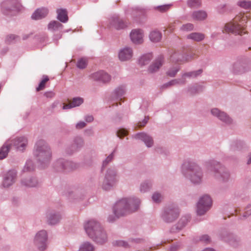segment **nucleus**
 <instances>
[{
  "label": "nucleus",
  "instance_id": "obj_1",
  "mask_svg": "<svg viewBox=\"0 0 251 251\" xmlns=\"http://www.w3.org/2000/svg\"><path fill=\"white\" fill-rule=\"evenodd\" d=\"M180 170L184 177L194 185H200L202 182L203 173L202 168L195 161L190 159L184 160Z\"/></svg>",
  "mask_w": 251,
  "mask_h": 251
},
{
  "label": "nucleus",
  "instance_id": "obj_33",
  "mask_svg": "<svg viewBox=\"0 0 251 251\" xmlns=\"http://www.w3.org/2000/svg\"><path fill=\"white\" fill-rule=\"evenodd\" d=\"M162 33L157 30L151 31L149 35L150 40L153 43H157L162 39Z\"/></svg>",
  "mask_w": 251,
  "mask_h": 251
},
{
  "label": "nucleus",
  "instance_id": "obj_57",
  "mask_svg": "<svg viewBox=\"0 0 251 251\" xmlns=\"http://www.w3.org/2000/svg\"><path fill=\"white\" fill-rule=\"evenodd\" d=\"M149 118L148 117H145L143 120L141 122H139L134 126V129H137V128H141L144 127L148 122Z\"/></svg>",
  "mask_w": 251,
  "mask_h": 251
},
{
  "label": "nucleus",
  "instance_id": "obj_50",
  "mask_svg": "<svg viewBox=\"0 0 251 251\" xmlns=\"http://www.w3.org/2000/svg\"><path fill=\"white\" fill-rule=\"evenodd\" d=\"M171 6L172 4H164L155 6L154 9L160 12L164 13L170 9Z\"/></svg>",
  "mask_w": 251,
  "mask_h": 251
},
{
  "label": "nucleus",
  "instance_id": "obj_62",
  "mask_svg": "<svg viewBox=\"0 0 251 251\" xmlns=\"http://www.w3.org/2000/svg\"><path fill=\"white\" fill-rule=\"evenodd\" d=\"M127 134V131L124 128L119 129L117 132V135L120 138H122Z\"/></svg>",
  "mask_w": 251,
  "mask_h": 251
},
{
  "label": "nucleus",
  "instance_id": "obj_48",
  "mask_svg": "<svg viewBox=\"0 0 251 251\" xmlns=\"http://www.w3.org/2000/svg\"><path fill=\"white\" fill-rule=\"evenodd\" d=\"M115 151L116 149L114 150V151L103 161L102 170L113 160Z\"/></svg>",
  "mask_w": 251,
  "mask_h": 251
},
{
  "label": "nucleus",
  "instance_id": "obj_49",
  "mask_svg": "<svg viewBox=\"0 0 251 251\" xmlns=\"http://www.w3.org/2000/svg\"><path fill=\"white\" fill-rule=\"evenodd\" d=\"M78 151H79L78 150L72 143L67 146L65 150L66 154L69 155H71Z\"/></svg>",
  "mask_w": 251,
  "mask_h": 251
},
{
  "label": "nucleus",
  "instance_id": "obj_41",
  "mask_svg": "<svg viewBox=\"0 0 251 251\" xmlns=\"http://www.w3.org/2000/svg\"><path fill=\"white\" fill-rule=\"evenodd\" d=\"M152 58L151 53H148L142 55L139 59V63L141 66L148 64Z\"/></svg>",
  "mask_w": 251,
  "mask_h": 251
},
{
  "label": "nucleus",
  "instance_id": "obj_13",
  "mask_svg": "<svg viewBox=\"0 0 251 251\" xmlns=\"http://www.w3.org/2000/svg\"><path fill=\"white\" fill-rule=\"evenodd\" d=\"M250 70L248 63L244 60H238L232 65L231 72L235 75H242Z\"/></svg>",
  "mask_w": 251,
  "mask_h": 251
},
{
  "label": "nucleus",
  "instance_id": "obj_45",
  "mask_svg": "<svg viewBox=\"0 0 251 251\" xmlns=\"http://www.w3.org/2000/svg\"><path fill=\"white\" fill-rule=\"evenodd\" d=\"M197 242H200L202 244L206 245L210 244L212 241L210 237L207 234H203L200 235L198 239L196 240Z\"/></svg>",
  "mask_w": 251,
  "mask_h": 251
},
{
  "label": "nucleus",
  "instance_id": "obj_5",
  "mask_svg": "<svg viewBox=\"0 0 251 251\" xmlns=\"http://www.w3.org/2000/svg\"><path fill=\"white\" fill-rule=\"evenodd\" d=\"M206 169L213 173V176L218 181L226 183L228 182L230 177L229 171L224 167L218 161L210 160L206 161L204 163Z\"/></svg>",
  "mask_w": 251,
  "mask_h": 251
},
{
  "label": "nucleus",
  "instance_id": "obj_51",
  "mask_svg": "<svg viewBox=\"0 0 251 251\" xmlns=\"http://www.w3.org/2000/svg\"><path fill=\"white\" fill-rule=\"evenodd\" d=\"M84 101L83 99L80 97H75L73 99L72 101H71L72 106L74 107L79 106L82 103H83Z\"/></svg>",
  "mask_w": 251,
  "mask_h": 251
},
{
  "label": "nucleus",
  "instance_id": "obj_20",
  "mask_svg": "<svg viewBox=\"0 0 251 251\" xmlns=\"http://www.w3.org/2000/svg\"><path fill=\"white\" fill-rule=\"evenodd\" d=\"M17 172L15 170H9L5 175L2 185L4 187H9L16 181Z\"/></svg>",
  "mask_w": 251,
  "mask_h": 251
},
{
  "label": "nucleus",
  "instance_id": "obj_6",
  "mask_svg": "<svg viewBox=\"0 0 251 251\" xmlns=\"http://www.w3.org/2000/svg\"><path fill=\"white\" fill-rule=\"evenodd\" d=\"M118 182L117 170L114 167H110L106 171L101 184V188L109 191L116 186Z\"/></svg>",
  "mask_w": 251,
  "mask_h": 251
},
{
  "label": "nucleus",
  "instance_id": "obj_29",
  "mask_svg": "<svg viewBox=\"0 0 251 251\" xmlns=\"http://www.w3.org/2000/svg\"><path fill=\"white\" fill-rule=\"evenodd\" d=\"M10 141H6L0 149V159H3L6 158L8 153L11 149Z\"/></svg>",
  "mask_w": 251,
  "mask_h": 251
},
{
  "label": "nucleus",
  "instance_id": "obj_23",
  "mask_svg": "<svg viewBox=\"0 0 251 251\" xmlns=\"http://www.w3.org/2000/svg\"><path fill=\"white\" fill-rule=\"evenodd\" d=\"M133 56V50L129 47H125L121 49L118 53V57L120 61H126L130 60Z\"/></svg>",
  "mask_w": 251,
  "mask_h": 251
},
{
  "label": "nucleus",
  "instance_id": "obj_26",
  "mask_svg": "<svg viewBox=\"0 0 251 251\" xmlns=\"http://www.w3.org/2000/svg\"><path fill=\"white\" fill-rule=\"evenodd\" d=\"M188 58H184V53L182 50L175 51L170 56L171 62L176 63H183L184 60H187Z\"/></svg>",
  "mask_w": 251,
  "mask_h": 251
},
{
  "label": "nucleus",
  "instance_id": "obj_34",
  "mask_svg": "<svg viewBox=\"0 0 251 251\" xmlns=\"http://www.w3.org/2000/svg\"><path fill=\"white\" fill-rule=\"evenodd\" d=\"M63 26V25L58 21H52L49 24L48 27L49 30L55 32L61 30Z\"/></svg>",
  "mask_w": 251,
  "mask_h": 251
},
{
  "label": "nucleus",
  "instance_id": "obj_21",
  "mask_svg": "<svg viewBox=\"0 0 251 251\" xmlns=\"http://www.w3.org/2000/svg\"><path fill=\"white\" fill-rule=\"evenodd\" d=\"M164 63V57L161 55H159L150 65L148 72L151 74L158 72Z\"/></svg>",
  "mask_w": 251,
  "mask_h": 251
},
{
  "label": "nucleus",
  "instance_id": "obj_53",
  "mask_svg": "<svg viewBox=\"0 0 251 251\" xmlns=\"http://www.w3.org/2000/svg\"><path fill=\"white\" fill-rule=\"evenodd\" d=\"M201 0H188L187 4L191 8H197L201 5Z\"/></svg>",
  "mask_w": 251,
  "mask_h": 251
},
{
  "label": "nucleus",
  "instance_id": "obj_18",
  "mask_svg": "<svg viewBox=\"0 0 251 251\" xmlns=\"http://www.w3.org/2000/svg\"><path fill=\"white\" fill-rule=\"evenodd\" d=\"M91 77L95 81L104 84L109 82L111 79V75L103 71H100L92 74Z\"/></svg>",
  "mask_w": 251,
  "mask_h": 251
},
{
  "label": "nucleus",
  "instance_id": "obj_35",
  "mask_svg": "<svg viewBox=\"0 0 251 251\" xmlns=\"http://www.w3.org/2000/svg\"><path fill=\"white\" fill-rule=\"evenodd\" d=\"M57 18L60 22L65 23L68 21L67 12L66 9H59L57 10Z\"/></svg>",
  "mask_w": 251,
  "mask_h": 251
},
{
  "label": "nucleus",
  "instance_id": "obj_3",
  "mask_svg": "<svg viewBox=\"0 0 251 251\" xmlns=\"http://www.w3.org/2000/svg\"><path fill=\"white\" fill-rule=\"evenodd\" d=\"M84 229L90 238L99 245H103L107 242V234L97 221L91 220L84 225Z\"/></svg>",
  "mask_w": 251,
  "mask_h": 251
},
{
  "label": "nucleus",
  "instance_id": "obj_44",
  "mask_svg": "<svg viewBox=\"0 0 251 251\" xmlns=\"http://www.w3.org/2000/svg\"><path fill=\"white\" fill-rule=\"evenodd\" d=\"M219 120L227 125H231L233 123L232 119L226 112L224 111L222 113Z\"/></svg>",
  "mask_w": 251,
  "mask_h": 251
},
{
  "label": "nucleus",
  "instance_id": "obj_54",
  "mask_svg": "<svg viewBox=\"0 0 251 251\" xmlns=\"http://www.w3.org/2000/svg\"><path fill=\"white\" fill-rule=\"evenodd\" d=\"M235 21L237 22H240L242 24L246 23L248 20V16L245 15L244 14L240 13L235 17Z\"/></svg>",
  "mask_w": 251,
  "mask_h": 251
},
{
  "label": "nucleus",
  "instance_id": "obj_61",
  "mask_svg": "<svg viewBox=\"0 0 251 251\" xmlns=\"http://www.w3.org/2000/svg\"><path fill=\"white\" fill-rule=\"evenodd\" d=\"M251 215V204H248L245 208V211L242 215L243 218H247Z\"/></svg>",
  "mask_w": 251,
  "mask_h": 251
},
{
  "label": "nucleus",
  "instance_id": "obj_7",
  "mask_svg": "<svg viewBox=\"0 0 251 251\" xmlns=\"http://www.w3.org/2000/svg\"><path fill=\"white\" fill-rule=\"evenodd\" d=\"M53 167L57 172H70L77 169L79 165L71 160L59 158L54 162Z\"/></svg>",
  "mask_w": 251,
  "mask_h": 251
},
{
  "label": "nucleus",
  "instance_id": "obj_59",
  "mask_svg": "<svg viewBox=\"0 0 251 251\" xmlns=\"http://www.w3.org/2000/svg\"><path fill=\"white\" fill-rule=\"evenodd\" d=\"M223 111L220 110L218 108H214L211 110V114L214 117L217 118L219 120L221 117V115Z\"/></svg>",
  "mask_w": 251,
  "mask_h": 251
},
{
  "label": "nucleus",
  "instance_id": "obj_15",
  "mask_svg": "<svg viewBox=\"0 0 251 251\" xmlns=\"http://www.w3.org/2000/svg\"><path fill=\"white\" fill-rule=\"evenodd\" d=\"M132 137L144 142L147 148H151L154 145V140L152 137L145 132H138L133 135Z\"/></svg>",
  "mask_w": 251,
  "mask_h": 251
},
{
  "label": "nucleus",
  "instance_id": "obj_56",
  "mask_svg": "<svg viewBox=\"0 0 251 251\" xmlns=\"http://www.w3.org/2000/svg\"><path fill=\"white\" fill-rule=\"evenodd\" d=\"M87 65V60L86 58H82L79 59L77 63V67L79 69L85 68Z\"/></svg>",
  "mask_w": 251,
  "mask_h": 251
},
{
  "label": "nucleus",
  "instance_id": "obj_17",
  "mask_svg": "<svg viewBox=\"0 0 251 251\" xmlns=\"http://www.w3.org/2000/svg\"><path fill=\"white\" fill-rule=\"evenodd\" d=\"M126 92V85H120L116 87L111 94V100L113 101H121L124 98Z\"/></svg>",
  "mask_w": 251,
  "mask_h": 251
},
{
  "label": "nucleus",
  "instance_id": "obj_47",
  "mask_svg": "<svg viewBox=\"0 0 251 251\" xmlns=\"http://www.w3.org/2000/svg\"><path fill=\"white\" fill-rule=\"evenodd\" d=\"M34 170V165L31 160H28L23 168V172H31Z\"/></svg>",
  "mask_w": 251,
  "mask_h": 251
},
{
  "label": "nucleus",
  "instance_id": "obj_10",
  "mask_svg": "<svg viewBox=\"0 0 251 251\" xmlns=\"http://www.w3.org/2000/svg\"><path fill=\"white\" fill-rule=\"evenodd\" d=\"M34 243L39 251L46 250L48 246L47 232L45 230L38 231L35 236Z\"/></svg>",
  "mask_w": 251,
  "mask_h": 251
},
{
  "label": "nucleus",
  "instance_id": "obj_39",
  "mask_svg": "<svg viewBox=\"0 0 251 251\" xmlns=\"http://www.w3.org/2000/svg\"><path fill=\"white\" fill-rule=\"evenodd\" d=\"M192 16L194 20L202 21L206 18L207 14L204 11L199 10L193 12Z\"/></svg>",
  "mask_w": 251,
  "mask_h": 251
},
{
  "label": "nucleus",
  "instance_id": "obj_14",
  "mask_svg": "<svg viewBox=\"0 0 251 251\" xmlns=\"http://www.w3.org/2000/svg\"><path fill=\"white\" fill-rule=\"evenodd\" d=\"M7 141H10L11 147H14L17 150L23 151L26 147L28 144V140L25 136L16 137L14 138H10Z\"/></svg>",
  "mask_w": 251,
  "mask_h": 251
},
{
  "label": "nucleus",
  "instance_id": "obj_43",
  "mask_svg": "<svg viewBox=\"0 0 251 251\" xmlns=\"http://www.w3.org/2000/svg\"><path fill=\"white\" fill-rule=\"evenodd\" d=\"M180 68L179 66H172L167 71L166 74L167 76L174 77H175L177 73L179 71Z\"/></svg>",
  "mask_w": 251,
  "mask_h": 251
},
{
  "label": "nucleus",
  "instance_id": "obj_60",
  "mask_svg": "<svg viewBox=\"0 0 251 251\" xmlns=\"http://www.w3.org/2000/svg\"><path fill=\"white\" fill-rule=\"evenodd\" d=\"M162 199V195L159 192H155L152 196V201L156 202L159 203Z\"/></svg>",
  "mask_w": 251,
  "mask_h": 251
},
{
  "label": "nucleus",
  "instance_id": "obj_64",
  "mask_svg": "<svg viewBox=\"0 0 251 251\" xmlns=\"http://www.w3.org/2000/svg\"><path fill=\"white\" fill-rule=\"evenodd\" d=\"M116 244L118 246H122L125 248H126L128 247V244L127 242L122 241V240H119V241H116Z\"/></svg>",
  "mask_w": 251,
  "mask_h": 251
},
{
  "label": "nucleus",
  "instance_id": "obj_36",
  "mask_svg": "<svg viewBox=\"0 0 251 251\" xmlns=\"http://www.w3.org/2000/svg\"><path fill=\"white\" fill-rule=\"evenodd\" d=\"M204 38V34L200 32H193L187 35L188 39L196 42H200L203 40Z\"/></svg>",
  "mask_w": 251,
  "mask_h": 251
},
{
  "label": "nucleus",
  "instance_id": "obj_4",
  "mask_svg": "<svg viewBox=\"0 0 251 251\" xmlns=\"http://www.w3.org/2000/svg\"><path fill=\"white\" fill-rule=\"evenodd\" d=\"M34 155L41 168H45L50 163L51 157L50 147L44 140H39L35 144Z\"/></svg>",
  "mask_w": 251,
  "mask_h": 251
},
{
  "label": "nucleus",
  "instance_id": "obj_38",
  "mask_svg": "<svg viewBox=\"0 0 251 251\" xmlns=\"http://www.w3.org/2000/svg\"><path fill=\"white\" fill-rule=\"evenodd\" d=\"M190 220V216L189 215H186L182 217L179 220L177 225L176 226V229L178 230L181 229L187 225Z\"/></svg>",
  "mask_w": 251,
  "mask_h": 251
},
{
  "label": "nucleus",
  "instance_id": "obj_40",
  "mask_svg": "<svg viewBox=\"0 0 251 251\" xmlns=\"http://www.w3.org/2000/svg\"><path fill=\"white\" fill-rule=\"evenodd\" d=\"M72 144L79 151L84 146V140L80 136H76L73 138Z\"/></svg>",
  "mask_w": 251,
  "mask_h": 251
},
{
  "label": "nucleus",
  "instance_id": "obj_31",
  "mask_svg": "<svg viewBox=\"0 0 251 251\" xmlns=\"http://www.w3.org/2000/svg\"><path fill=\"white\" fill-rule=\"evenodd\" d=\"M204 87L200 84H195L188 87V92L192 95L198 94L203 91Z\"/></svg>",
  "mask_w": 251,
  "mask_h": 251
},
{
  "label": "nucleus",
  "instance_id": "obj_42",
  "mask_svg": "<svg viewBox=\"0 0 251 251\" xmlns=\"http://www.w3.org/2000/svg\"><path fill=\"white\" fill-rule=\"evenodd\" d=\"M152 183L150 180H146L142 182L140 186V191L141 193H145L150 190Z\"/></svg>",
  "mask_w": 251,
  "mask_h": 251
},
{
  "label": "nucleus",
  "instance_id": "obj_16",
  "mask_svg": "<svg viewBox=\"0 0 251 251\" xmlns=\"http://www.w3.org/2000/svg\"><path fill=\"white\" fill-rule=\"evenodd\" d=\"M109 25L117 30H121L127 27V23L118 15H114L109 19Z\"/></svg>",
  "mask_w": 251,
  "mask_h": 251
},
{
  "label": "nucleus",
  "instance_id": "obj_27",
  "mask_svg": "<svg viewBox=\"0 0 251 251\" xmlns=\"http://www.w3.org/2000/svg\"><path fill=\"white\" fill-rule=\"evenodd\" d=\"M245 147V143L240 140H234L230 143L229 151L231 152L241 151Z\"/></svg>",
  "mask_w": 251,
  "mask_h": 251
},
{
  "label": "nucleus",
  "instance_id": "obj_46",
  "mask_svg": "<svg viewBox=\"0 0 251 251\" xmlns=\"http://www.w3.org/2000/svg\"><path fill=\"white\" fill-rule=\"evenodd\" d=\"M19 40L20 37L19 36L14 34H9L6 37L5 41L6 43L10 44L14 43Z\"/></svg>",
  "mask_w": 251,
  "mask_h": 251
},
{
  "label": "nucleus",
  "instance_id": "obj_19",
  "mask_svg": "<svg viewBox=\"0 0 251 251\" xmlns=\"http://www.w3.org/2000/svg\"><path fill=\"white\" fill-rule=\"evenodd\" d=\"M46 218L48 224L55 225L60 222L62 219V216L59 212L50 210L46 213Z\"/></svg>",
  "mask_w": 251,
  "mask_h": 251
},
{
  "label": "nucleus",
  "instance_id": "obj_25",
  "mask_svg": "<svg viewBox=\"0 0 251 251\" xmlns=\"http://www.w3.org/2000/svg\"><path fill=\"white\" fill-rule=\"evenodd\" d=\"M130 37L131 41L135 44H139L143 42V32L141 29H135L131 31Z\"/></svg>",
  "mask_w": 251,
  "mask_h": 251
},
{
  "label": "nucleus",
  "instance_id": "obj_55",
  "mask_svg": "<svg viewBox=\"0 0 251 251\" xmlns=\"http://www.w3.org/2000/svg\"><path fill=\"white\" fill-rule=\"evenodd\" d=\"M238 5L246 9L251 8V1L241 0L238 2Z\"/></svg>",
  "mask_w": 251,
  "mask_h": 251
},
{
  "label": "nucleus",
  "instance_id": "obj_12",
  "mask_svg": "<svg viewBox=\"0 0 251 251\" xmlns=\"http://www.w3.org/2000/svg\"><path fill=\"white\" fill-rule=\"evenodd\" d=\"M223 32L240 35L246 33V32L243 31V28L237 23L235 19L233 21H230L225 25Z\"/></svg>",
  "mask_w": 251,
  "mask_h": 251
},
{
  "label": "nucleus",
  "instance_id": "obj_22",
  "mask_svg": "<svg viewBox=\"0 0 251 251\" xmlns=\"http://www.w3.org/2000/svg\"><path fill=\"white\" fill-rule=\"evenodd\" d=\"M40 182L34 176L27 177L21 180L22 185L29 188L38 187L40 185Z\"/></svg>",
  "mask_w": 251,
  "mask_h": 251
},
{
  "label": "nucleus",
  "instance_id": "obj_30",
  "mask_svg": "<svg viewBox=\"0 0 251 251\" xmlns=\"http://www.w3.org/2000/svg\"><path fill=\"white\" fill-rule=\"evenodd\" d=\"M185 83L186 80H181L180 78L174 79L163 84L161 86V89L162 90H165L176 85L185 84Z\"/></svg>",
  "mask_w": 251,
  "mask_h": 251
},
{
  "label": "nucleus",
  "instance_id": "obj_52",
  "mask_svg": "<svg viewBox=\"0 0 251 251\" xmlns=\"http://www.w3.org/2000/svg\"><path fill=\"white\" fill-rule=\"evenodd\" d=\"M49 79L48 76L44 75L43 79L39 83L38 86L36 88V91H39L42 90L45 87V84L46 82L49 81Z\"/></svg>",
  "mask_w": 251,
  "mask_h": 251
},
{
  "label": "nucleus",
  "instance_id": "obj_37",
  "mask_svg": "<svg viewBox=\"0 0 251 251\" xmlns=\"http://www.w3.org/2000/svg\"><path fill=\"white\" fill-rule=\"evenodd\" d=\"M95 247L89 242H84L79 246L78 251H95Z\"/></svg>",
  "mask_w": 251,
  "mask_h": 251
},
{
  "label": "nucleus",
  "instance_id": "obj_58",
  "mask_svg": "<svg viewBox=\"0 0 251 251\" xmlns=\"http://www.w3.org/2000/svg\"><path fill=\"white\" fill-rule=\"evenodd\" d=\"M194 25L192 24L187 23L183 25L180 27V30L184 31H189L193 30Z\"/></svg>",
  "mask_w": 251,
  "mask_h": 251
},
{
  "label": "nucleus",
  "instance_id": "obj_8",
  "mask_svg": "<svg viewBox=\"0 0 251 251\" xmlns=\"http://www.w3.org/2000/svg\"><path fill=\"white\" fill-rule=\"evenodd\" d=\"M179 211L177 206L171 204L166 206L161 215L163 220L166 223H172L179 216Z\"/></svg>",
  "mask_w": 251,
  "mask_h": 251
},
{
  "label": "nucleus",
  "instance_id": "obj_63",
  "mask_svg": "<svg viewBox=\"0 0 251 251\" xmlns=\"http://www.w3.org/2000/svg\"><path fill=\"white\" fill-rule=\"evenodd\" d=\"M181 247V244L180 243H176L173 244L172 246H171L170 248V251H176L177 250H178Z\"/></svg>",
  "mask_w": 251,
  "mask_h": 251
},
{
  "label": "nucleus",
  "instance_id": "obj_32",
  "mask_svg": "<svg viewBox=\"0 0 251 251\" xmlns=\"http://www.w3.org/2000/svg\"><path fill=\"white\" fill-rule=\"evenodd\" d=\"M202 73V69H199L197 71L186 72L182 75V79H181L185 80L186 77H188L189 78H194L200 75Z\"/></svg>",
  "mask_w": 251,
  "mask_h": 251
},
{
  "label": "nucleus",
  "instance_id": "obj_9",
  "mask_svg": "<svg viewBox=\"0 0 251 251\" xmlns=\"http://www.w3.org/2000/svg\"><path fill=\"white\" fill-rule=\"evenodd\" d=\"M220 238L233 248H238L242 244L241 239L238 236L226 230L221 231L219 234Z\"/></svg>",
  "mask_w": 251,
  "mask_h": 251
},
{
  "label": "nucleus",
  "instance_id": "obj_24",
  "mask_svg": "<svg viewBox=\"0 0 251 251\" xmlns=\"http://www.w3.org/2000/svg\"><path fill=\"white\" fill-rule=\"evenodd\" d=\"M2 12L6 15H8L16 9L15 2L14 0H6L1 3Z\"/></svg>",
  "mask_w": 251,
  "mask_h": 251
},
{
  "label": "nucleus",
  "instance_id": "obj_2",
  "mask_svg": "<svg viewBox=\"0 0 251 251\" xmlns=\"http://www.w3.org/2000/svg\"><path fill=\"white\" fill-rule=\"evenodd\" d=\"M141 201L134 196L123 198L116 202L113 212L117 218L126 216L137 211L140 207Z\"/></svg>",
  "mask_w": 251,
  "mask_h": 251
},
{
  "label": "nucleus",
  "instance_id": "obj_28",
  "mask_svg": "<svg viewBox=\"0 0 251 251\" xmlns=\"http://www.w3.org/2000/svg\"><path fill=\"white\" fill-rule=\"evenodd\" d=\"M49 13V10L46 7H41L37 9L32 14L31 18L37 20L44 18L47 16Z\"/></svg>",
  "mask_w": 251,
  "mask_h": 251
},
{
  "label": "nucleus",
  "instance_id": "obj_11",
  "mask_svg": "<svg viewBox=\"0 0 251 251\" xmlns=\"http://www.w3.org/2000/svg\"><path fill=\"white\" fill-rule=\"evenodd\" d=\"M212 200L209 196L205 195L201 197L198 203L197 212L199 215H204L210 208Z\"/></svg>",
  "mask_w": 251,
  "mask_h": 251
}]
</instances>
